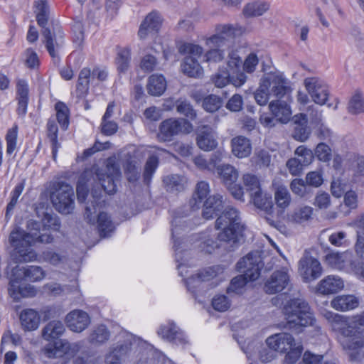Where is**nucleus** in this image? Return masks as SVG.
Wrapping results in <instances>:
<instances>
[{
	"label": "nucleus",
	"mask_w": 364,
	"mask_h": 364,
	"mask_svg": "<svg viewBox=\"0 0 364 364\" xmlns=\"http://www.w3.org/2000/svg\"><path fill=\"white\" fill-rule=\"evenodd\" d=\"M295 124L294 138L299 141H305L310 135V130L307 127V118L305 114H296L294 117Z\"/></svg>",
	"instance_id": "473e14b6"
},
{
	"label": "nucleus",
	"mask_w": 364,
	"mask_h": 364,
	"mask_svg": "<svg viewBox=\"0 0 364 364\" xmlns=\"http://www.w3.org/2000/svg\"><path fill=\"white\" fill-rule=\"evenodd\" d=\"M286 328L300 331L302 327L312 326L315 321L307 302L301 299H293L287 302L283 308Z\"/></svg>",
	"instance_id": "0eeeda50"
},
{
	"label": "nucleus",
	"mask_w": 364,
	"mask_h": 364,
	"mask_svg": "<svg viewBox=\"0 0 364 364\" xmlns=\"http://www.w3.org/2000/svg\"><path fill=\"white\" fill-rule=\"evenodd\" d=\"M19 318L22 328L28 331L37 329L41 321L38 311L33 309L23 310L20 314Z\"/></svg>",
	"instance_id": "c756f323"
},
{
	"label": "nucleus",
	"mask_w": 364,
	"mask_h": 364,
	"mask_svg": "<svg viewBox=\"0 0 364 364\" xmlns=\"http://www.w3.org/2000/svg\"><path fill=\"white\" fill-rule=\"evenodd\" d=\"M163 182L168 191L175 192L181 191L184 189L186 179L181 176L171 174L165 176L163 179Z\"/></svg>",
	"instance_id": "a19ab883"
},
{
	"label": "nucleus",
	"mask_w": 364,
	"mask_h": 364,
	"mask_svg": "<svg viewBox=\"0 0 364 364\" xmlns=\"http://www.w3.org/2000/svg\"><path fill=\"white\" fill-rule=\"evenodd\" d=\"M163 18L161 15L156 11L148 14L139 26L138 36L144 40L150 35L157 33L162 25Z\"/></svg>",
	"instance_id": "a211bd4d"
},
{
	"label": "nucleus",
	"mask_w": 364,
	"mask_h": 364,
	"mask_svg": "<svg viewBox=\"0 0 364 364\" xmlns=\"http://www.w3.org/2000/svg\"><path fill=\"white\" fill-rule=\"evenodd\" d=\"M41 223L44 230L59 231L60 228V222L55 215L45 214Z\"/></svg>",
	"instance_id": "338daca9"
},
{
	"label": "nucleus",
	"mask_w": 364,
	"mask_h": 364,
	"mask_svg": "<svg viewBox=\"0 0 364 364\" xmlns=\"http://www.w3.org/2000/svg\"><path fill=\"white\" fill-rule=\"evenodd\" d=\"M196 141L198 147L205 151L214 149L218 145L216 135L209 126H202L198 129Z\"/></svg>",
	"instance_id": "a878e982"
},
{
	"label": "nucleus",
	"mask_w": 364,
	"mask_h": 364,
	"mask_svg": "<svg viewBox=\"0 0 364 364\" xmlns=\"http://www.w3.org/2000/svg\"><path fill=\"white\" fill-rule=\"evenodd\" d=\"M29 85L23 79L18 80L16 86V100L18 102L16 112L18 115L24 117L27 112L29 101Z\"/></svg>",
	"instance_id": "393cba45"
},
{
	"label": "nucleus",
	"mask_w": 364,
	"mask_h": 364,
	"mask_svg": "<svg viewBox=\"0 0 364 364\" xmlns=\"http://www.w3.org/2000/svg\"><path fill=\"white\" fill-rule=\"evenodd\" d=\"M25 279L31 282H38L45 279L46 272L40 266L29 265L23 268Z\"/></svg>",
	"instance_id": "79ce46f5"
},
{
	"label": "nucleus",
	"mask_w": 364,
	"mask_h": 364,
	"mask_svg": "<svg viewBox=\"0 0 364 364\" xmlns=\"http://www.w3.org/2000/svg\"><path fill=\"white\" fill-rule=\"evenodd\" d=\"M178 52L181 54H189L193 58H199L203 53V48L198 44L183 43L178 46Z\"/></svg>",
	"instance_id": "bf43d9fd"
},
{
	"label": "nucleus",
	"mask_w": 364,
	"mask_h": 364,
	"mask_svg": "<svg viewBox=\"0 0 364 364\" xmlns=\"http://www.w3.org/2000/svg\"><path fill=\"white\" fill-rule=\"evenodd\" d=\"M176 111L180 114L184 115L186 118L193 120L196 117V112L191 103L186 100L179 99L176 101Z\"/></svg>",
	"instance_id": "864d4df0"
},
{
	"label": "nucleus",
	"mask_w": 364,
	"mask_h": 364,
	"mask_svg": "<svg viewBox=\"0 0 364 364\" xmlns=\"http://www.w3.org/2000/svg\"><path fill=\"white\" fill-rule=\"evenodd\" d=\"M159 164L158 158L155 156H151L145 165L144 180V183L147 185L149 184L151 180V177L154 173Z\"/></svg>",
	"instance_id": "0e129e2a"
},
{
	"label": "nucleus",
	"mask_w": 364,
	"mask_h": 364,
	"mask_svg": "<svg viewBox=\"0 0 364 364\" xmlns=\"http://www.w3.org/2000/svg\"><path fill=\"white\" fill-rule=\"evenodd\" d=\"M232 154L237 158H245L250 155L252 146L250 141L242 136L233 138L231 141Z\"/></svg>",
	"instance_id": "7c9ffc66"
},
{
	"label": "nucleus",
	"mask_w": 364,
	"mask_h": 364,
	"mask_svg": "<svg viewBox=\"0 0 364 364\" xmlns=\"http://www.w3.org/2000/svg\"><path fill=\"white\" fill-rule=\"evenodd\" d=\"M216 33L206 38L205 46L209 50L204 54V61L208 63L221 62L225 58L223 47L229 39L240 37L247 33V30L238 24L218 25Z\"/></svg>",
	"instance_id": "20e7f679"
},
{
	"label": "nucleus",
	"mask_w": 364,
	"mask_h": 364,
	"mask_svg": "<svg viewBox=\"0 0 364 364\" xmlns=\"http://www.w3.org/2000/svg\"><path fill=\"white\" fill-rule=\"evenodd\" d=\"M65 323L71 331L81 333L89 326L91 318L85 311L75 309L66 315Z\"/></svg>",
	"instance_id": "aec40b11"
},
{
	"label": "nucleus",
	"mask_w": 364,
	"mask_h": 364,
	"mask_svg": "<svg viewBox=\"0 0 364 364\" xmlns=\"http://www.w3.org/2000/svg\"><path fill=\"white\" fill-rule=\"evenodd\" d=\"M210 193L209 184L205 181H200L197 183L195 192L191 200V205L193 210L198 209L202 203L208 198Z\"/></svg>",
	"instance_id": "e433bc0d"
},
{
	"label": "nucleus",
	"mask_w": 364,
	"mask_h": 364,
	"mask_svg": "<svg viewBox=\"0 0 364 364\" xmlns=\"http://www.w3.org/2000/svg\"><path fill=\"white\" fill-rule=\"evenodd\" d=\"M43 36L45 39L47 50L53 58H55L56 56L55 50L60 46V43L53 38L50 31L48 28L43 30Z\"/></svg>",
	"instance_id": "052dcab7"
},
{
	"label": "nucleus",
	"mask_w": 364,
	"mask_h": 364,
	"mask_svg": "<svg viewBox=\"0 0 364 364\" xmlns=\"http://www.w3.org/2000/svg\"><path fill=\"white\" fill-rule=\"evenodd\" d=\"M121 178V172L116 157L107 159L104 169L92 166L86 169L80 175L77 181L76 191L79 202H84L90 186L93 201L85 207V218L90 224L97 225L100 237H109L115 229V224L111 216L101 208L105 201L101 200V191L104 190L107 194H114L117 191V182Z\"/></svg>",
	"instance_id": "f257e3e1"
},
{
	"label": "nucleus",
	"mask_w": 364,
	"mask_h": 364,
	"mask_svg": "<svg viewBox=\"0 0 364 364\" xmlns=\"http://www.w3.org/2000/svg\"><path fill=\"white\" fill-rule=\"evenodd\" d=\"M305 88L311 100L317 105H323L328 100L329 91L328 85L318 77H310L304 81Z\"/></svg>",
	"instance_id": "f8f14e48"
},
{
	"label": "nucleus",
	"mask_w": 364,
	"mask_h": 364,
	"mask_svg": "<svg viewBox=\"0 0 364 364\" xmlns=\"http://www.w3.org/2000/svg\"><path fill=\"white\" fill-rule=\"evenodd\" d=\"M166 80L163 75L153 74L148 80L146 89L153 96H161L166 89Z\"/></svg>",
	"instance_id": "72a5a7b5"
},
{
	"label": "nucleus",
	"mask_w": 364,
	"mask_h": 364,
	"mask_svg": "<svg viewBox=\"0 0 364 364\" xmlns=\"http://www.w3.org/2000/svg\"><path fill=\"white\" fill-rule=\"evenodd\" d=\"M326 317L332 323L333 329L338 333V341L350 359L358 360L364 345V311L351 317L328 312Z\"/></svg>",
	"instance_id": "f03ea898"
},
{
	"label": "nucleus",
	"mask_w": 364,
	"mask_h": 364,
	"mask_svg": "<svg viewBox=\"0 0 364 364\" xmlns=\"http://www.w3.org/2000/svg\"><path fill=\"white\" fill-rule=\"evenodd\" d=\"M313 211V208L310 206H300L289 215V220L296 223L309 221L312 218Z\"/></svg>",
	"instance_id": "37998d69"
},
{
	"label": "nucleus",
	"mask_w": 364,
	"mask_h": 364,
	"mask_svg": "<svg viewBox=\"0 0 364 364\" xmlns=\"http://www.w3.org/2000/svg\"><path fill=\"white\" fill-rule=\"evenodd\" d=\"M193 129V125L188 119L170 118L161 123L157 137L160 141H170L174 136L189 134Z\"/></svg>",
	"instance_id": "9b49d317"
},
{
	"label": "nucleus",
	"mask_w": 364,
	"mask_h": 364,
	"mask_svg": "<svg viewBox=\"0 0 364 364\" xmlns=\"http://www.w3.org/2000/svg\"><path fill=\"white\" fill-rule=\"evenodd\" d=\"M215 228L221 230L218 236L220 240L236 242L243 237L245 227L241 221L239 211L228 207L217 218Z\"/></svg>",
	"instance_id": "6e6552de"
},
{
	"label": "nucleus",
	"mask_w": 364,
	"mask_h": 364,
	"mask_svg": "<svg viewBox=\"0 0 364 364\" xmlns=\"http://www.w3.org/2000/svg\"><path fill=\"white\" fill-rule=\"evenodd\" d=\"M131 61V50L129 48L119 49L116 58V64L119 73H126Z\"/></svg>",
	"instance_id": "49530a36"
},
{
	"label": "nucleus",
	"mask_w": 364,
	"mask_h": 364,
	"mask_svg": "<svg viewBox=\"0 0 364 364\" xmlns=\"http://www.w3.org/2000/svg\"><path fill=\"white\" fill-rule=\"evenodd\" d=\"M124 162L123 167L127 180L129 182H135L140 176V164L143 158L139 149H133L124 154Z\"/></svg>",
	"instance_id": "dca6fc26"
},
{
	"label": "nucleus",
	"mask_w": 364,
	"mask_h": 364,
	"mask_svg": "<svg viewBox=\"0 0 364 364\" xmlns=\"http://www.w3.org/2000/svg\"><path fill=\"white\" fill-rule=\"evenodd\" d=\"M348 109L353 114L364 112V98L360 90H356L350 99Z\"/></svg>",
	"instance_id": "09e8293b"
},
{
	"label": "nucleus",
	"mask_w": 364,
	"mask_h": 364,
	"mask_svg": "<svg viewBox=\"0 0 364 364\" xmlns=\"http://www.w3.org/2000/svg\"><path fill=\"white\" fill-rule=\"evenodd\" d=\"M269 109L272 114L280 122L286 123L291 117V109L287 101L281 100L271 101Z\"/></svg>",
	"instance_id": "cd10ccee"
},
{
	"label": "nucleus",
	"mask_w": 364,
	"mask_h": 364,
	"mask_svg": "<svg viewBox=\"0 0 364 364\" xmlns=\"http://www.w3.org/2000/svg\"><path fill=\"white\" fill-rule=\"evenodd\" d=\"M348 166L357 176H364V156L355 153H348L346 156Z\"/></svg>",
	"instance_id": "de8ad7c7"
},
{
	"label": "nucleus",
	"mask_w": 364,
	"mask_h": 364,
	"mask_svg": "<svg viewBox=\"0 0 364 364\" xmlns=\"http://www.w3.org/2000/svg\"><path fill=\"white\" fill-rule=\"evenodd\" d=\"M269 90L262 77L259 86L255 92V100L261 106L266 105L269 100Z\"/></svg>",
	"instance_id": "6e6d98bb"
},
{
	"label": "nucleus",
	"mask_w": 364,
	"mask_h": 364,
	"mask_svg": "<svg viewBox=\"0 0 364 364\" xmlns=\"http://www.w3.org/2000/svg\"><path fill=\"white\" fill-rule=\"evenodd\" d=\"M289 282L290 276L287 269L282 268L274 271L267 279L264 287V291L269 294L280 292L287 287Z\"/></svg>",
	"instance_id": "6ab92c4d"
},
{
	"label": "nucleus",
	"mask_w": 364,
	"mask_h": 364,
	"mask_svg": "<svg viewBox=\"0 0 364 364\" xmlns=\"http://www.w3.org/2000/svg\"><path fill=\"white\" fill-rule=\"evenodd\" d=\"M110 337V332L104 324H100L93 328L88 337L90 343L92 344H103Z\"/></svg>",
	"instance_id": "ea45409f"
},
{
	"label": "nucleus",
	"mask_w": 364,
	"mask_h": 364,
	"mask_svg": "<svg viewBox=\"0 0 364 364\" xmlns=\"http://www.w3.org/2000/svg\"><path fill=\"white\" fill-rule=\"evenodd\" d=\"M298 271L304 282H310L322 274L323 269L317 259L306 255L299 262Z\"/></svg>",
	"instance_id": "ddd939ff"
},
{
	"label": "nucleus",
	"mask_w": 364,
	"mask_h": 364,
	"mask_svg": "<svg viewBox=\"0 0 364 364\" xmlns=\"http://www.w3.org/2000/svg\"><path fill=\"white\" fill-rule=\"evenodd\" d=\"M262 77L274 96L282 98L287 95L290 89L288 86L287 79L283 73L277 70L270 71L265 73Z\"/></svg>",
	"instance_id": "4468645a"
},
{
	"label": "nucleus",
	"mask_w": 364,
	"mask_h": 364,
	"mask_svg": "<svg viewBox=\"0 0 364 364\" xmlns=\"http://www.w3.org/2000/svg\"><path fill=\"white\" fill-rule=\"evenodd\" d=\"M56 117L62 129H67L69 125V109L63 102H58L55 104Z\"/></svg>",
	"instance_id": "603ef678"
},
{
	"label": "nucleus",
	"mask_w": 364,
	"mask_h": 364,
	"mask_svg": "<svg viewBox=\"0 0 364 364\" xmlns=\"http://www.w3.org/2000/svg\"><path fill=\"white\" fill-rule=\"evenodd\" d=\"M152 346L129 332L123 331L119 335V341L109 355V359H115L121 362L122 360L144 355V351L151 350Z\"/></svg>",
	"instance_id": "423d86ee"
},
{
	"label": "nucleus",
	"mask_w": 364,
	"mask_h": 364,
	"mask_svg": "<svg viewBox=\"0 0 364 364\" xmlns=\"http://www.w3.org/2000/svg\"><path fill=\"white\" fill-rule=\"evenodd\" d=\"M203 204V216L206 220L217 216L223 208V196L215 194L209 196Z\"/></svg>",
	"instance_id": "bb28decb"
},
{
	"label": "nucleus",
	"mask_w": 364,
	"mask_h": 364,
	"mask_svg": "<svg viewBox=\"0 0 364 364\" xmlns=\"http://www.w3.org/2000/svg\"><path fill=\"white\" fill-rule=\"evenodd\" d=\"M43 289L53 296H57L64 294H76V297L80 295L78 284L72 285H61L58 283H48L43 286Z\"/></svg>",
	"instance_id": "f704fd0d"
},
{
	"label": "nucleus",
	"mask_w": 364,
	"mask_h": 364,
	"mask_svg": "<svg viewBox=\"0 0 364 364\" xmlns=\"http://www.w3.org/2000/svg\"><path fill=\"white\" fill-rule=\"evenodd\" d=\"M221 105V99L215 95H210L205 97L202 102L203 109L209 112H214L217 111Z\"/></svg>",
	"instance_id": "e2e57ef3"
},
{
	"label": "nucleus",
	"mask_w": 364,
	"mask_h": 364,
	"mask_svg": "<svg viewBox=\"0 0 364 364\" xmlns=\"http://www.w3.org/2000/svg\"><path fill=\"white\" fill-rule=\"evenodd\" d=\"M251 199L255 206L267 215L265 217L267 221L271 225H273L274 221L268 217L272 215L274 212V205L271 194L261 191L254 193L252 196H251Z\"/></svg>",
	"instance_id": "b1692460"
},
{
	"label": "nucleus",
	"mask_w": 364,
	"mask_h": 364,
	"mask_svg": "<svg viewBox=\"0 0 364 364\" xmlns=\"http://www.w3.org/2000/svg\"><path fill=\"white\" fill-rule=\"evenodd\" d=\"M272 186L274 187V198L277 207L284 211L291 204V197L287 188L284 185H277L274 181Z\"/></svg>",
	"instance_id": "2f4dec72"
},
{
	"label": "nucleus",
	"mask_w": 364,
	"mask_h": 364,
	"mask_svg": "<svg viewBox=\"0 0 364 364\" xmlns=\"http://www.w3.org/2000/svg\"><path fill=\"white\" fill-rule=\"evenodd\" d=\"M224 268L220 265L210 267L201 270L196 275H193L186 279V284L189 291L195 296V289L199 288L202 282H208L220 277L223 273Z\"/></svg>",
	"instance_id": "2eb2a0df"
},
{
	"label": "nucleus",
	"mask_w": 364,
	"mask_h": 364,
	"mask_svg": "<svg viewBox=\"0 0 364 364\" xmlns=\"http://www.w3.org/2000/svg\"><path fill=\"white\" fill-rule=\"evenodd\" d=\"M50 200L59 213L69 214L74 209V191L73 187L64 182L55 183L50 193Z\"/></svg>",
	"instance_id": "9d476101"
},
{
	"label": "nucleus",
	"mask_w": 364,
	"mask_h": 364,
	"mask_svg": "<svg viewBox=\"0 0 364 364\" xmlns=\"http://www.w3.org/2000/svg\"><path fill=\"white\" fill-rule=\"evenodd\" d=\"M242 180L247 191L250 193V197L262 191L259 181L256 176L246 173L243 175Z\"/></svg>",
	"instance_id": "4d7b16f0"
},
{
	"label": "nucleus",
	"mask_w": 364,
	"mask_h": 364,
	"mask_svg": "<svg viewBox=\"0 0 364 364\" xmlns=\"http://www.w3.org/2000/svg\"><path fill=\"white\" fill-rule=\"evenodd\" d=\"M301 364H335L331 360H324L321 355L314 354L309 351H306L303 355L302 363Z\"/></svg>",
	"instance_id": "774afa93"
},
{
	"label": "nucleus",
	"mask_w": 364,
	"mask_h": 364,
	"mask_svg": "<svg viewBox=\"0 0 364 364\" xmlns=\"http://www.w3.org/2000/svg\"><path fill=\"white\" fill-rule=\"evenodd\" d=\"M77 343H70L68 341L59 339L53 343L48 344L45 348V355L49 358H57L64 355H73L77 350Z\"/></svg>",
	"instance_id": "412c9836"
},
{
	"label": "nucleus",
	"mask_w": 364,
	"mask_h": 364,
	"mask_svg": "<svg viewBox=\"0 0 364 364\" xmlns=\"http://www.w3.org/2000/svg\"><path fill=\"white\" fill-rule=\"evenodd\" d=\"M185 221H182L178 217H175L171 221V233L173 240V247L175 251V257L178 263L177 267L179 271V274L184 277L183 269L186 267V264L183 262V255H187V252H183L181 249L182 242L179 238H177V235L179 234L181 230L183 229Z\"/></svg>",
	"instance_id": "f3484780"
},
{
	"label": "nucleus",
	"mask_w": 364,
	"mask_h": 364,
	"mask_svg": "<svg viewBox=\"0 0 364 364\" xmlns=\"http://www.w3.org/2000/svg\"><path fill=\"white\" fill-rule=\"evenodd\" d=\"M216 171L225 186L233 184L237 180L238 172L230 164L218 165Z\"/></svg>",
	"instance_id": "58836bf2"
},
{
	"label": "nucleus",
	"mask_w": 364,
	"mask_h": 364,
	"mask_svg": "<svg viewBox=\"0 0 364 364\" xmlns=\"http://www.w3.org/2000/svg\"><path fill=\"white\" fill-rule=\"evenodd\" d=\"M23 285L20 279H11L8 287V293L14 301L18 302L21 299Z\"/></svg>",
	"instance_id": "13d9d810"
},
{
	"label": "nucleus",
	"mask_w": 364,
	"mask_h": 364,
	"mask_svg": "<svg viewBox=\"0 0 364 364\" xmlns=\"http://www.w3.org/2000/svg\"><path fill=\"white\" fill-rule=\"evenodd\" d=\"M159 336L177 346L184 345L188 341L184 333L173 322L161 325L157 331Z\"/></svg>",
	"instance_id": "4be33fe9"
},
{
	"label": "nucleus",
	"mask_w": 364,
	"mask_h": 364,
	"mask_svg": "<svg viewBox=\"0 0 364 364\" xmlns=\"http://www.w3.org/2000/svg\"><path fill=\"white\" fill-rule=\"evenodd\" d=\"M358 299L352 294H343L336 296L331 302V306L340 311H346L358 306Z\"/></svg>",
	"instance_id": "c85d7f7f"
},
{
	"label": "nucleus",
	"mask_w": 364,
	"mask_h": 364,
	"mask_svg": "<svg viewBox=\"0 0 364 364\" xmlns=\"http://www.w3.org/2000/svg\"><path fill=\"white\" fill-rule=\"evenodd\" d=\"M181 70L186 75L200 77L203 75V69L198 61L193 57H186L181 64Z\"/></svg>",
	"instance_id": "4c0bfd02"
},
{
	"label": "nucleus",
	"mask_w": 364,
	"mask_h": 364,
	"mask_svg": "<svg viewBox=\"0 0 364 364\" xmlns=\"http://www.w3.org/2000/svg\"><path fill=\"white\" fill-rule=\"evenodd\" d=\"M315 154L319 161L324 163L329 162L332 159L331 149L325 143H319L316 146Z\"/></svg>",
	"instance_id": "69168bd1"
},
{
	"label": "nucleus",
	"mask_w": 364,
	"mask_h": 364,
	"mask_svg": "<svg viewBox=\"0 0 364 364\" xmlns=\"http://www.w3.org/2000/svg\"><path fill=\"white\" fill-rule=\"evenodd\" d=\"M53 240V236L50 233H26L20 228L14 229L9 236V242L14 249V255L18 262L36 261L37 254L31 246L36 242L49 244Z\"/></svg>",
	"instance_id": "7ed1b4c3"
},
{
	"label": "nucleus",
	"mask_w": 364,
	"mask_h": 364,
	"mask_svg": "<svg viewBox=\"0 0 364 364\" xmlns=\"http://www.w3.org/2000/svg\"><path fill=\"white\" fill-rule=\"evenodd\" d=\"M262 267L263 263L259 252H253L247 254L236 264L237 271L243 274L231 280L228 291L241 294L242 289L248 282L255 281L259 278Z\"/></svg>",
	"instance_id": "39448f33"
},
{
	"label": "nucleus",
	"mask_w": 364,
	"mask_h": 364,
	"mask_svg": "<svg viewBox=\"0 0 364 364\" xmlns=\"http://www.w3.org/2000/svg\"><path fill=\"white\" fill-rule=\"evenodd\" d=\"M65 328L60 321H51L42 330V336L46 341L58 338L65 332Z\"/></svg>",
	"instance_id": "c9c22d12"
},
{
	"label": "nucleus",
	"mask_w": 364,
	"mask_h": 364,
	"mask_svg": "<svg viewBox=\"0 0 364 364\" xmlns=\"http://www.w3.org/2000/svg\"><path fill=\"white\" fill-rule=\"evenodd\" d=\"M346 255L345 252H331L326 256V263L332 268L342 269L345 266Z\"/></svg>",
	"instance_id": "5fc2aeb1"
},
{
	"label": "nucleus",
	"mask_w": 364,
	"mask_h": 364,
	"mask_svg": "<svg viewBox=\"0 0 364 364\" xmlns=\"http://www.w3.org/2000/svg\"><path fill=\"white\" fill-rule=\"evenodd\" d=\"M43 260L53 266H60L66 262L68 257L64 252H57L53 250H47L42 252Z\"/></svg>",
	"instance_id": "a18cd8bd"
},
{
	"label": "nucleus",
	"mask_w": 364,
	"mask_h": 364,
	"mask_svg": "<svg viewBox=\"0 0 364 364\" xmlns=\"http://www.w3.org/2000/svg\"><path fill=\"white\" fill-rule=\"evenodd\" d=\"M269 9L267 3L255 1L246 4L243 9V14L247 17H255L262 16Z\"/></svg>",
	"instance_id": "c03bdc74"
},
{
	"label": "nucleus",
	"mask_w": 364,
	"mask_h": 364,
	"mask_svg": "<svg viewBox=\"0 0 364 364\" xmlns=\"http://www.w3.org/2000/svg\"><path fill=\"white\" fill-rule=\"evenodd\" d=\"M294 154L296 156V158L299 159L303 165L306 166L311 164L314 160L312 151L305 146H298L294 151Z\"/></svg>",
	"instance_id": "680f3d73"
},
{
	"label": "nucleus",
	"mask_w": 364,
	"mask_h": 364,
	"mask_svg": "<svg viewBox=\"0 0 364 364\" xmlns=\"http://www.w3.org/2000/svg\"><path fill=\"white\" fill-rule=\"evenodd\" d=\"M35 8L37 22L40 26L44 28L48 21V6L47 1L36 0L35 1Z\"/></svg>",
	"instance_id": "3c124183"
},
{
	"label": "nucleus",
	"mask_w": 364,
	"mask_h": 364,
	"mask_svg": "<svg viewBox=\"0 0 364 364\" xmlns=\"http://www.w3.org/2000/svg\"><path fill=\"white\" fill-rule=\"evenodd\" d=\"M344 288V281L338 275H328L316 285V292L322 295L333 294Z\"/></svg>",
	"instance_id": "5701e85b"
},
{
	"label": "nucleus",
	"mask_w": 364,
	"mask_h": 364,
	"mask_svg": "<svg viewBox=\"0 0 364 364\" xmlns=\"http://www.w3.org/2000/svg\"><path fill=\"white\" fill-rule=\"evenodd\" d=\"M267 346L280 353H287L285 363L294 364L300 358L303 347L300 343H296L291 334L288 333H275L269 336L266 340Z\"/></svg>",
	"instance_id": "1a4fd4ad"
},
{
	"label": "nucleus",
	"mask_w": 364,
	"mask_h": 364,
	"mask_svg": "<svg viewBox=\"0 0 364 364\" xmlns=\"http://www.w3.org/2000/svg\"><path fill=\"white\" fill-rule=\"evenodd\" d=\"M48 137L52 146V154L54 159H55L58 150L60 145L58 141V129L53 120H49L47 123Z\"/></svg>",
	"instance_id": "8fccbe9b"
}]
</instances>
